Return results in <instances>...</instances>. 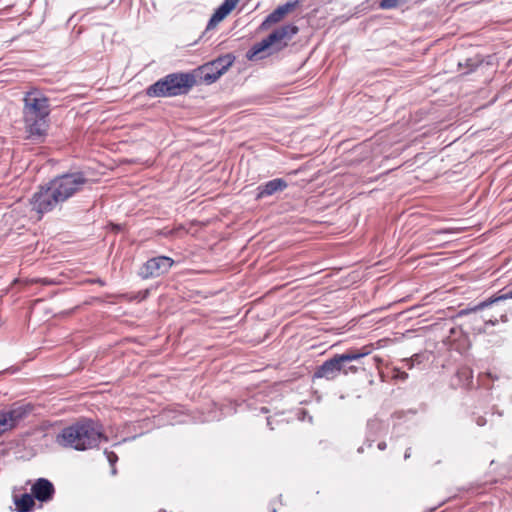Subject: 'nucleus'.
<instances>
[{
    "label": "nucleus",
    "instance_id": "obj_5",
    "mask_svg": "<svg viewBox=\"0 0 512 512\" xmlns=\"http://www.w3.org/2000/svg\"><path fill=\"white\" fill-rule=\"evenodd\" d=\"M87 183L86 174L79 170L57 175L50 180V185L54 187L62 203L81 192Z\"/></svg>",
    "mask_w": 512,
    "mask_h": 512
},
{
    "label": "nucleus",
    "instance_id": "obj_23",
    "mask_svg": "<svg viewBox=\"0 0 512 512\" xmlns=\"http://www.w3.org/2000/svg\"><path fill=\"white\" fill-rule=\"evenodd\" d=\"M456 375L460 379H465L466 383L464 385H468L470 380L472 379V371L469 368H461L457 371Z\"/></svg>",
    "mask_w": 512,
    "mask_h": 512
},
{
    "label": "nucleus",
    "instance_id": "obj_8",
    "mask_svg": "<svg viewBox=\"0 0 512 512\" xmlns=\"http://www.w3.org/2000/svg\"><path fill=\"white\" fill-rule=\"evenodd\" d=\"M23 117H49V99L40 91L32 90L25 94Z\"/></svg>",
    "mask_w": 512,
    "mask_h": 512
},
{
    "label": "nucleus",
    "instance_id": "obj_33",
    "mask_svg": "<svg viewBox=\"0 0 512 512\" xmlns=\"http://www.w3.org/2000/svg\"><path fill=\"white\" fill-rule=\"evenodd\" d=\"M411 456V448H407L404 454V459H408Z\"/></svg>",
    "mask_w": 512,
    "mask_h": 512
},
{
    "label": "nucleus",
    "instance_id": "obj_34",
    "mask_svg": "<svg viewBox=\"0 0 512 512\" xmlns=\"http://www.w3.org/2000/svg\"><path fill=\"white\" fill-rule=\"evenodd\" d=\"M111 467H112V469H111V474H112V475H115V474L117 473V470H116V468H115V465H114V466H111Z\"/></svg>",
    "mask_w": 512,
    "mask_h": 512
},
{
    "label": "nucleus",
    "instance_id": "obj_24",
    "mask_svg": "<svg viewBox=\"0 0 512 512\" xmlns=\"http://www.w3.org/2000/svg\"><path fill=\"white\" fill-rule=\"evenodd\" d=\"M506 299H512V288L509 291L503 293L499 297H497V298H495V299H493V300H491L489 302H483L480 306L481 307H486V306H488V305H490V304H492L494 302H497L499 300H506Z\"/></svg>",
    "mask_w": 512,
    "mask_h": 512
},
{
    "label": "nucleus",
    "instance_id": "obj_35",
    "mask_svg": "<svg viewBox=\"0 0 512 512\" xmlns=\"http://www.w3.org/2000/svg\"><path fill=\"white\" fill-rule=\"evenodd\" d=\"M267 425H268V426H270V425H271L270 418H267Z\"/></svg>",
    "mask_w": 512,
    "mask_h": 512
},
{
    "label": "nucleus",
    "instance_id": "obj_10",
    "mask_svg": "<svg viewBox=\"0 0 512 512\" xmlns=\"http://www.w3.org/2000/svg\"><path fill=\"white\" fill-rule=\"evenodd\" d=\"M27 138L35 142H43L49 129V117H23Z\"/></svg>",
    "mask_w": 512,
    "mask_h": 512
},
{
    "label": "nucleus",
    "instance_id": "obj_30",
    "mask_svg": "<svg viewBox=\"0 0 512 512\" xmlns=\"http://www.w3.org/2000/svg\"><path fill=\"white\" fill-rule=\"evenodd\" d=\"M486 423H487V421H486V418H485V417H483V416H478V417L476 418V424H477L478 426L482 427V426L486 425Z\"/></svg>",
    "mask_w": 512,
    "mask_h": 512
},
{
    "label": "nucleus",
    "instance_id": "obj_32",
    "mask_svg": "<svg viewBox=\"0 0 512 512\" xmlns=\"http://www.w3.org/2000/svg\"><path fill=\"white\" fill-rule=\"evenodd\" d=\"M386 447H387L386 442L382 441V442H379V443H378V449H379V450H382V451H383V450H385V449H386Z\"/></svg>",
    "mask_w": 512,
    "mask_h": 512
},
{
    "label": "nucleus",
    "instance_id": "obj_28",
    "mask_svg": "<svg viewBox=\"0 0 512 512\" xmlns=\"http://www.w3.org/2000/svg\"><path fill=\"white\" fill-rule=\"evenodd\" d=\"M358 372V367L355 365H347V363L344 364L343 369L341 370V373L344 375H348L349 373L355 374Z\"/></svg>",
    "mask_w": 512,
    "mask_h": 512
},
{
    "label": "nucleus",
    "instance_id": "obj_27",
    "mask_svg": "<svg viewBox=\"0 0 512 512\" xmlns=\"http://www.w3.org/2000/svg\"><path fill=\"white\" fill-rule=\"evenodd\" d=\"M245 56L250 61H254L256 59V43L249 47Z\"/></svg>",
    "mask_w": 512,
    "mask_h": 512
},
{
    "label": "nucleus",
    "instance_id": "obj_7",
    "mask_svg": "<svg viewBox=\"0 0 512 512\" xmlns=\"http://www.w3.org/2000/svg\"><path fill=\"white\" fill-rule=\"evenodd\" d=\"M32 210L38 214H45L53 211L56 207L62 205L60 198L55 189L50 185V181L45 185H41L39 189L32 195L30 200Z\"/></svg>",
    "mask_w": 512,
    "mask_h": 512
},
{
    "label": "nucleus",
    "instance_id": "obj_14",
    "mask_svg": "<svg viewBox=\"0 0 512 512\" xmlns=\"http://www.w3.org/2000/svg\"><path fill=\"white\" fill-rule=\"evenodd\" d=\"M34 410V406L30 403L19 404L14 403L9 409L3 410L11 427H16L22 420L27 418Z\"/></svg>",
    "mask_w": 512,
    "mask_h": 512
},
{
    "label": "nucleus",
    "instance_id": "obj_36",
    "mask_svg": "<svg viewBox=\"0 0 512 512\" xmlns=\"http://www.w3.org/2000/svg\"><path fill=\"white\" fill-rule=\"evenodd\" d=\"M261 411L266 413L267 409L266 408H261Z\"/></svg>",
    "mask_w": 512,
    "mask_h": 512
},
{
    "label": "nucleus",
    "instance_id": "obj_6",
    "mask_svg": "<svg viewBox=\"0 0 512 512\" xmlns=\"http://www.w3.org/2000/svg\"><path fill=\"white\" fill-rule=\"evenodd\" d=\"M235 57L228 53L199 66L195 70V79L206 85L216 82L234 63Z\"/></svg>",
    "mask_w": 512,
    "mask_h": 512
},
{
    "label": "nucleus",
    "instance_id": "obj_1",
    "mask_svg": "<svg viewBox=\"0 0 512 512\" xmlns=\"http://www.w3.org/2000/svg\"><path fill=\"white\" fill-rule=\"evenodd\" d=\"M101 441H108L103 426L98 421L90 418H83L63 428L56 437V442L60 446L78 451L95 448Z\"/></svg>",
    "mask_w": 512,
    "mask_h": 512
},
{
    "label": "nucleus",
    "instance_id": "obj_20",
    "mask_svg": "<svg viewBox=\"0 0 512 512\" xmlns=\"http://www.w3.org/2000/svg\"><path fill=\"white\" fill-rule=\"evenodd\" d=\"M424 356L422 354H414L412 357L404 360L405 366L408 369H412L415 365L421 364L423 362Z\"/></svg>",
    "mask_w": 512,
    "mask_h": 512
},
{
    "label": "nucleus",
    "instance_id": "obj_12",
    "mask_svg": "<svg viewBox=\"0 0 512 512\" xmlns=\"http://www.w3.org/2000/svg\"><path fill=\"white\" fill-rule=\"evenodd\" d=\"M239 1L240 0H224L212 14L201 38L204 37L208 31L214 29L221 21H223L236 8Z\"/></svg>",
    "mask_w": 512,
    "mask_h": 512
},
{
    "label": "nucleus",
    "instance_id": "obj_31",
    "mask_svg": "<svg viewBox=\"0 0 512 512\" xmlns=\"http://www.w3.org/2000/svg\"><path fill=\"white\" fill-rule=\"evenodd\" d=\"M90 282L94 283V284H99L101 286H104L106 284V282L103 279H101V278L93 279Z\"/></svg>",
    "mask_w": 512,
    "mask_h": 512
},
{
    "label": "nucleus",
    "instance_id": "obj_9",
    "mask_svg": "<svg viewBox=\"0 0 512 512\" xmlns=\"http://www.w3.org/2000/svg\"><path fill=\"white\" fill-rule=\"evenodd\" d=\"M174 260L168 256H156L147 260L139 269L138 276L142 279L160 277L171 269Z\"/></svg>",
    "mask_w": 512,
    "mask_h": 512
},
{
    "label": "nucleus",
    "instance_id": "obj_13",
    "mask_svg": "<svg viewBox=\"0 0 512 512\" xmlns=\"http://www.w3.org/2000/svg\"><path fill=\"white\" fill-rule=\"evenodd\" d=\"M31 493L35 500L45 503L53 499L55 487L50 480L46 478H38L31 487Z\"/></svg>",
    "mask_w": 512,
    "mask_h": 512
},
{
    "label": "nucleus",
    "instance_id": "obj_22",
    "mask_svg": "<svg viewBox=\"0 0 512 512\" xmlns=\"http://www.w3.org/2000/svg\"><path fill=\"white\" fill-rule=\"evenodd\" d=\"M403 4L401 0H381L379 6L381 9H393Z\"/></svg>",
    "mask_w": 512,
    "mask_h": 512
},
{
    "label": "nucleus",
    "instance_id": "obj_17",
    "mask_svg": "<svg viewBox=\"0 0 512 512\" xmlns=\"http://www.w3.org/2000/svg\"><path fill=\"white\" fill-rule=\"evenodd\" d=\"M382 426V422L377 418L368 420L366 441L369 447L372 446L375 437L382 429Z\"/></svg>",
    "mask_w": 512,
    "mask_h": 512
},
{
    "label": "nucleus",
    "instance_id": "obj_21",
    "mask_svg": "<svg viewBox=\"0 0 512 512\" xmlns=\"http://www.w3.org/2000/svg\"><path fill=\"white\" fill-rule=\"evenodd\" d=\"M12 429L11 423H9V420L7 419L4 411H0V434L3 432Z\"/></svg>",
    "mask_w": 512,
    "mask_h": 512
},
{
    "label": "nucleus",
    "instance_id": "obj_2",
    "mask_svg": "<svg viewBox=\"0 0 512 512\" xmlns=\"http://www.w3.org/2000/svg\"><path fill=\"white\" fill-rule=\"evenodd\" d=\"M197 84L192 73L175 72L160 78L145 89L151 98H169L187 94Z\"/></svg>",
    "mask_w": 512,
    "mask_h": 512
},
{
    "label": "nucleus",
    "instance_id": "obj_26",
    "mask_svg": "<svg viewBox=\"0 0 512 512\" xmlns=\"http://www.w3.org/2000/svg\"><path fill=\"white\" fill-rule=\"evenodd\" d=\"M104 454L106 455V458L111 466H114L116 462L118 461V456L113 451H108L107 449L104 451Z\"/></svg>",
    "mask_w": 512,
    "mask_h": 512
},
{
    "label": "nucleus",
    "instance_id": "obj_3",
    "mask_svg": "<svg viewBox=\"0 0 512 512\" xmlns=\"http://www.w3.org/2000/svg\"><path fill=\"white\" fill-rule=\"evenodd\" d=\"M299 32L298 26L293 23L285 24L273 29L265 38L258 42L259 58L273 56L280 53Z\"/></svg>",
    "mask_w": 512,
    "mask_h": 512
},
{
    "label": "nucleus",
    "instance_id": "obj_11",
    "mask_svg": "<svg viewBox=\"0 0 512 512\" xmlns=\"http://www.w3.org/2000/svg\"><path fill=\"white\" fill-rule=\"evenodd\" d=\"M302 6L301 0H293L279 5L274 11H272L265 20L261 23V29H268L270 25L279 23L288 14L294 12L297 8Z\"/></svg>",
    "mask_w": 512,
    "mask_h": 512
},
{
    "label": "nucleus",
    "instance_id": "obj_25",
    "mask_svg": "<svg viewBox=\"0 0 512 512\" xmlns=\"http://www.w3.org/2000/svg\"><path fill=\"white\" fill-rule=\"evenodd\" d=\"M180 230H183V227H182L181 225H180V226H178V227H177V228H175V229H168V228H166V227H165V228H163V229H161V230L159 231V235L164 236V237H173V236H175V235L178 233V231H180Z\"/></svg>",
    "mask_w": 512,
    "mask_h": 512
},
{
    "label": "nucleus",
    "instance_id": "obj_15",
    "mask_svg": "<svg viewBox=\"0 0 512 512\" xmlns=\"http://www.w3.org/2000/svg\"><path fill=\"white\" fill-rule=\"evenodd\" d=\"M288 187L286 180L275 178L258 186V199L281 193Z\"/></svg>",
    "mask_w": 512,
    "mask_h": 512
},
{
    "label": "nucleus",
    "instance_id": "obj_29",
    "mask_svg": "<svg viewBox=\"0 0 512 512\" xmlns=\"http://www.w3.org/2000/svg\"><path fill=\"white\" fill-rule=\"evenodd\" d=\"M395 378L404 381L408 378V373H406L405 371L396 370Z\"/></svg>",
    "mask_w": 512,
    "mask_h": 512
},
{
    "label": "nucleus",
    "instance_id": "obj_4",
    "mask_svg": "<svg viewBox=\"0 0 512 512\" xmlns=\"http://www.w3.org/2000/svg\"><path fill=\"white\" fill-rule=\"evenodd\" d=\"M371 353L370 346L361 348H351L342 354H335L332 358L326 360L314 372V378H325L326 380H334L344 367L345 363L359 360Z\"/></svg>",
    "mask_w": 512,
    "mask_h": 512
},
{
    "label": "nucleus",
    "instance_id": "obj_18",
    "mask_svg": "<svg viewBox=\"0 0 512 512\" xmlns=\"http://www.w3.org/2000/svg\"><path fill=\"white\" fill-rule=\"evenodd\" d=\"M256 404V400L254 396H250L249 398H241L234 402L233 404V412H244V411H250L254 410Z\"/></svg>",
    "mask_w": 512,
    "mask_h": 512
},
{
    "label": "nucleus",
    "instance_id": "obj_16",
    "mask_svg": "<svg viewBox=\"0 0 512 512\" xmlns=\"http://www.w3.org/2000/svg\"><path fill=\"white\" fill-rule=\"evenodd\" d=\"M34 500L35 498L33 497L32 493H24L19 497L15 496L14 504L16 506V511L30 512L35 506Z\"/></svg>",
    "mask_w": 512,
    "mask_h": 512
},
{
    "label": "nucleus",
    "instance_id": "obj_19",
    "mask_svg": "<svg viewBox=\"0 0 512 512\" xmlns=\"http://www.w3.org/2000/svg\"><path fill=\"white\" fill-rule=\"evenodd\" d=\"M481 63L482 60H480L479 58H468L465 60L464 64L459 63V66L466 67L468 70L465 73H470L474 71Z\"/></svg>",
    "mask_w": 512,
    "mask_h": 512
}]
</instances>
